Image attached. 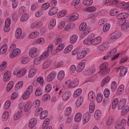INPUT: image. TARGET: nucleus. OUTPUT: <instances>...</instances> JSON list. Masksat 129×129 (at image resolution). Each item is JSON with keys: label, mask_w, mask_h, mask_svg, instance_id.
Listing matches in <instances>:
<instances>
[{"label": "nucleus", "mask_w": 129, "mask_h": 129, "mask_svg": "<svg viewBox=\"0 0 129 129\" xmlns=\"http://www.w3.org/2000/svg\"><path fill=\"white\" fill-rule=\"evenodd\" d=\"M80 2V0H73L71 3V5L76 8Z\"/></svg>", "instance_id": "obj_55"}, {"label": "nucleus", "mask_w": 129, "mask_h": 129, "mask_svg": "<svg viewBox=\"0 0 129 129\" xmlns=\"http://www.w3.org/2000/svg\"><path fill=\"white\" fill-rule=\"evenodd\" d=\"M95 70L93 67H91L88 69L86 72V74L87 75H92L94 73Z\"/></svg>", "instance_id": "obj_22"}, {"label": "nucleus", "mask_w": 129, "mask_h": 129, "mask_svg": "<svg viewBox=\"0 0 129 129\" xmlns=\"http://www.w3.org/2000/svg\"><path fill=\"white\" fill-rule=\"evenodd\" d=\"M83 101V98L82 96L78 98V99L76 102V106L78 107H80L82 104Z\"/></svg>", "instance_id": "obj_28"}, {"label": "nucleus", "mask_w": 129, "mask_h": 129, "mask_svg": "<svg viewBox=\"0 0 129 129\" xmlns=\"http://www.w3.org/2000/svg\"><path fill=\"white\" fill-rule=\"evenodd\" d=\"M14 85L13 82L10 81L8 84L7 87V91H9L12 88Z\"/></svg>", "instance_id": "obj_57"}, {"label": "nucleus", "mask_w": 129, "mask_h": 129, "mask_svg": "<svg viewBox=\"0 0 129 129\" xmlns=\"http://www.w3.org/2000/svg\"><path fill=\"white\" fill-rule=\"evenodd\" d=\"M64 116L68 117V118L66 120L67 123H69L70 122L73 118V115L71 113H65Z\"/></svg>", "instance_id": "obj_26"}, {"label": "nucleus", "mask_w": 129, "mask_h": 129, "mask_svg": "<svg viewBox=\"0 0 129 129\" xmlns=\"http://www.w3.org/2000/svg\"><path fill=\"white\" fill-rule=\"evenodd\" d=\"M128 71L127 69L126 68H122L120 72V76H122L125 75Z\"/></svg>", "instance_id": "obj_44"}, {"label": "nucleus", "mask_w": 129, "mask_h": 129, "mask_svg": "<svg viewBox=\"0 0 129 129\" xmlns=\"http://www.w3.org/2000/svg\"><path fill=\"white\" fill-rule=\"evenodd\" d=\"M28 54L29 56L31 58H33L37 57L39 55L37 48L35 47L30 48L29 50Z\"/></svg>", "instance_id": "obj_3"}, {"label": "nucleus", "mask_w": 129, "mask_h": 129, "mask_svg": "<svg viewBox=\"0 0 129 129\" xmlns=\"http://www.w3.org/2000/svg\"><path fill=\"white\" fill-rule=\"evenodd\" d=\"M118 101L119 100L118 98H116L114 99L112 105V108L113 109H114L116 107Z\"/></svg>", "instance_id": "obj_37"}, {"label": "nucleus", "mask_w": 129, "mask_h": 129, "mask_svg": "<svg viewBox=\"0 0 129 129\" xmlns=\"http://www.w3.org/2000/svg\"><path fill=\"white\" fill-rule=\"evenodd\" d=\"M79 14L77 13H74L71 14L69 16L70 20L74 21L77 19L79 17Z\"/></svg>", "instance_id": "obj_20"}, {"label": "nucleus", "mask_w": 129, "mask_h": 129, "mask_svg": "<svg viewBox=\"0 0 129 129\" xmlns=\"http://www.w3.org/2000/svg\"><path fill=\"white\" fill-rule=\"evenodd\" d=\"M66 84L68 85V86L70 88H73L76 87L78 84V81L76 79L74 80L73 81L70 80H67L66 82Z\"/></svg>", "instance_id": "obj_4"}, {"label": "nucleus", "mask_w": 129, "mask_h": 129, "mask_svg": "<svg viewBox=\"0 0 129 129\" xmlns=\"http://www.w3.org/2000/svg\"><path fill=\"white\" fill-rule=\"evenodd\" d=\"M79 29L80 30L83 31V32L81 34V36H84L88 34L90 31V28L87 27V24L86 23H82L80 25Z\"/></svg>", "instance_id": "obj_2"}, {"label": "nucleus", "mask_w": 129, "mask_h": 129, "mask_svg": "<svg viewBox=\"0 0 129 129\" xmlns=\"http://www.w3.org/2000/svg\"><path fill=\"white\" fill-rule=\"evenodd\" d=\"M102 39L100 37H98L92 40V45H96L100 43L102 41Z\"/></svg>", "instance_id": "obj_13"}, {"label": "nucleus", "mask_w": 129, "mask_h": 129, "mask_svg": "<svg viewBox=\"0 0 129 129\" xmlns=\"http://www.w3.org/2000/svg\"><path fill=\"white\" fill-rule=\"evenodd\" d=\"M57 9L56 8H52L49 11L48 14L49 15L52 16L56 14L57 12Z\"/></svg>", "instance_id": "obj_25"}, {"label": "nucleus", "mask_w": 129, "mask_h": 129, "mask_svg": "<svg viewBox=\"0 0 129 129\" xmlns=\"http://www.w3.org/2000/svg\"><path fill=\"white\" fill-rule=\"evenodd\" d=\"M11 23L10 19L8 18L5 21V27L4 28V30L6 32H8L9 31V26Z\"/></svg>", "instance_id": "obj_11"}, {"label": "nucleus", "mask_w": 129, "mask_h": 129, "mask_svg": "<svg viewBox=\"0 0 129 129\" xmlns=\"http://www.w3.org/2000/svg\"><path fill=\"white\" fill-rule=\"evenodd\" d=\"M121 35V33L119 31H117L113 33L111 35L110 38L112 41H114L115 40L119 38Z\"/></svg>", "instance_id": "obj_6"}, {"label": "nucleus", "mask_w": 129, "mask_h": 129, "mask_svg": "<svg viewBox=\"0 0 129 129\" xmlns=\"http://www.w3.org/2000/svg\"><path fill=\"white\" fill-rule=\"evenodd\" d=\"M121 125V121L118 120L115 123V129H119Z\"/></svg>", "instance_id": "obj_64"}, {"label": "nucleus", "mask_w": 129, "mask_h": 129, "mask_svg": "<svg viewBox=\"0 0 129 129\" xmlns=\"http://www.w3.org/2000/svg\"><path fill=\"white\" fill-rule=\"evenodd\" d=\"M70 42L72 44H74L76 41L77 39V36L74 35L71 36L70 38Z\"/></svg>", "instance_id": "obj_43"}, {"label": "nucleus", "mask_w": 129, "mask_h": 129, "mask_svg": "<svg viewBox=\"0 0 129 129\" xmlns=\"http://www.w3.org/2000/svg\"><path fill=\"white\" fill-rule=\"evenodd\" d=\"M29 18V17L27 14L23 15L21 17L20 19V21L23 22L26 21Z\"/></svg>", "instance_id": "obj_62"}, {"label": "nucleus", "mask_w": 129, "mask_h": 129, "mask_svg": "<svg viewBox=\"0 0 129 129\" xmlns=\"http://www.w3.org/2000/svg\"><path fill=\"white\" fill-rule=\"evenodd\" d=\"M71 93L69 92L68 91L65 92L62 96V99L64 101L68 100L69 98Z\"/></svg>", "instance_id": "obj_23"}, {"label": "nucleus", "mask_w": 129, "mask_h": 129, "mask_svg": "<svg viewBox=\"0 0 129 129\" xmlns=\"http://www.w3.org/2000/svg\"><path fill=\"white\" fill-rule=\"evenodd\" d=\"M93 3L92 0H83V5L86 6H88L91 5Z\"/></svg>", "instance_id": "obj_41"}, {"label": "nucleus", "mask_w": 129, "mask_h": 129, "mask_svg": "<svg viewBox=\"0 0 129 129\" xmlns=\"http://www.w3.org/2000/svg\"><path fill=\"white\" fill-rule=\"evenodd\" d=\"M49 52L48 51L46 50L40 56L43 59H44L47 58L49 56Z\"/></svg>", "instance_id": "obj_52"}, {"label": "nucleus", "mask_w": 129, "mask_h": 129, "mask_svg": "<svg viewBox=\"0 0 129 129\" xmlns=\"http://www.w3.org/2000/svg\"><path fill=\"white\" fill-rule=\"evenodd\" d=\"M86 62V60H83L78 64V69L77 70L78 72H80L84 69L85 67V64Z\"/></svg>", "instance_id": "obj_8"}, {"label": "nucleus", "mask_w": 129, "mask_h": 129, "mask_svg": "<svg viewBox=\"0 0 129 129\" xmlns=\"http://www.w3.org/2000/svg\"><path fill=\"white\" fill-rule=\"evenodd\" d=\"M103 99V95L100 93H99L97 96L96 101L98 103H100Z\"/></svg>", "instance_id": "obj_51"}, {"label": "nucleus", "mask_w": 129, "mask_h": 129, "mask_svg": "<svg viewBox=\"0 0 129 129\" xmlns=\"http://www.w3.org/2000/svg\"><path fill=\"white\" fill-rule=\"evenodd\" d=\"M56 73L54 72H52L49 73L47 76V81L50 82L52 81L55 77Z\"/></svg>", "instance_id": "obj_15"}, {"label": "nucleus", "mask_w": 129, "mask_h": 129, "mask_svg": "<svg viewBox=\"0 0 129 129\" xmlns=\"http://www.w3.org/2000/svg\"><path fill=\"white\" fill-rule=\"evenodd\" d=\"M30 94L27 91H26L24 93L23 96V99L25 100L28 99L30 96Z\"/></svg>", "instance_id": "obj_60"}, {"label": "nucleus", "mask_w": 129, "mask_h": 129, "mask_svg": "<svg viewBox=\"0 0 129 129\" xmlns=\"http://www.w3.org/2000/svg\"><path fill=\"white\" fill-rule=\"evenodd\" d=\"M36 73V71L35 69H31L29 73L28 74V76L30 78H31L33 77Z\"/></svg>", "instance_id": "obj_46"}, {"label": "nucleus", "mask_w": 129, "mask_h": 129, "mask_svg": "<svg viewBox=\"0 0 129 129\" xmlns=\"http://www.w3.org/2000/svg\"><path fill=\"white\" fill-rule=\"evenodd\" d=\"M40 101L38 99L36 100L34 102L33 105L35 107H39L40 106Z\"/></svg>", "instance_id": "obj_59"}, {"label": "nucleus", "mask_w": 129, "mask_h": 129, "mask_svg": "<svg viewBox=\"0 0 129 129\" xmlns=\"http://www.w3.org/2000/svg\"><path fill=\"white\" fill-rule=\"evenodd\" d=\"M11 73L9 71L6 72L4 74L3 76L4 81L7 82L8 81L10 78Z\"/></svg>", "instance_id": "obj_19"}, {"label": "nucleus", "mask_w": 129, "mask_h": 129, "mask_svg": "<svg viewBox=\"0 0 129 129\" xmlns=\"http://www.w3.org/2000/svg\"><path fill=\"white\" fill-rule=\"evenodd\" d=\"M95 109V106L94 103L91 102L89 106V111L90 113H93Z\"/></svg>", "instance_id": "obj_49"}, {"label": "nucleus", "mask_w": 129, "mask_h": 129, "mask_svg": "<svg viewBox=\"0 0 129 129\" xmlns=\"http://www.w3.org/2000/svg\"><path fill=\"white\" fill-rule=\"evenodd\" d=\"M82 117L81 113H76L75 117V121L76 122H79L81 119Z\"/></svg>", "instance_id": "obj_38"}, {"label": "nucleus", "mask_w": 129, "mask_h": 129, "mask_svg": "<svg viewBox=\"0 0 129 129\" xmlns=\"http://www.w3.org/2000/svg\"><path fill=\"white\" fill-rule=\"evenodd\" d=\"M22 34V30L20 28H18L16 31L15 37L16 38H20Z\"/></svg>", "instance_id": "obj_33"}, {"label": "nucleus", "mask_w": 129, "mask_h": 129, "mask_svg": "<svg viewBox=\"0 0 129 129\" xmlns=\"http://www.w3.org/2000/svg\"><path fill=\"white\" fill-rule=\"evenodd\" d=\"M108 64L105 62L102 64L100 66L101 71L99 72V74L102 76H105L107 75L110 71L109 68H108Z\"/></svg>", "instance_id": "obj_1"}, {"label": "nucleus", "mask_w": 129, "mask_h": 129, "mask_svg": "<svg viewBox=\"0 0 129 129\" xmlns=\"http://www.w3.org/2000/svg\"><path fill=\"white\" fill-rule=\"evenodd\" d=\"M110 25L108 23L104 25L103 27V30L104 32H106L110 28Z\"/></svg>", "instance_id": "obj_61"}, {"label": "nucleus", "mask_w": 129, "mask_h": 129, "mask_svg": "<svg viewBox=\"0 0 129 129\" xmlns=\"http://www.w3.org/2000/svg\"><path fill=\"white\" fill-rule=\"evenodd\" d=\"M20 53L21 51L20 49L17 48L10 53V57L11 58H13L20 54Z\"/></svg>", "instance_id": "obj_10"}, {"label": "nucleus", "mask_w": 129, "mask_h": 129, "mask_svg": "<svg viewBox=\"0 0 129 129\" xmlns=\"http://www.w3.org/2000/svg\"><path fill=\"white\" fill-rule=\"evenodd\" d=\"M26 71V70L25 68L19 71L18 69H16L13 72V74L15 75H16L18 77H21L25 74Z\"/></svg>", "instance_id": "obj_5"}, {"label": "nucleus", "mask_w": 129, "mask_h": 129, "mask_svg": "<svg viewBox=\"0 0 129 129\" xmlns=\"http://www.w3.org/2000/svg\"><path fill=\"white\" fill-rule=\"evenodd\" d=\"M37 123V121L35 118H32L30 119L28 123V126L30 128L34 127Z\"/></svg>", "instance_id": "obj_17"}, {"label": "nucleus", "mask_w": 129, "mask_h": 129, "mask_svg": "<svg viewBox=\"0 0 129 129\" xmlns=\"http://www.w3.org/2000/svg\"><path fill=\"white\" fill-rule=\"evenodd\" d=\"M43 59L40 56L39 57H36L34 59L33 61L34 63L36 65L39 64H41Z\"/></svg>", "instance_id": "obj_21"}, {"label": "nucleus", "mask_w": 129, "mask_h": 129, "mask_svg": "<svg viewBox=\"0 0 129 129\" xmlns=\"http://www.w3.org/2000/svg\"><path fill=\"white\" fill-rule=\"evenodd\" d=\"M31 103L30 102H27L24 107V111L25 112H27L31 109Z\"/></svg>", "instance_id": "obj_39"}, {"label": "nucleus", "mask_w": 129, "mask_h": 129, "mask_svg": "<svg viewBox=\"0 0 129 129\" xmlns=\"http://www.w3.org/2000/svg\"><path fill=\"white\" fill-rule=\"evenodd\" d=\"M118 1L117 0H113L110 3L109 5L112 6H115L116 7H119L120 5H119Z\"/></svg>", "instance_id": "obj_45"}, {"label": "nucleus", "mask_w": 129, "mask_h": 129, "mask_svg": "<svg viewBox=\"0 0 129 129\" xmlns=\"http://www.w3.org/2000/svg\"><path fill=\"white\" fill-rule=\"evenodd\" d=\"M56 24V20L54 19L52 20L50 22V24L49 26L48 27L50 29H52L55 26Z\"/></svg>", "instance_id": "obj_32"}, {"label": "nucleus", "mask_w": 129, "mask_h": 129, "mask_svg": "<svg viewBox=\"0 0 129 129\" xmlns=\"http://www.w3.org/2000/svg\"><path fill=\"white\" fill-rule=\"evenodd\" d=\"M76 69L75 66L74 64H73L71 66L70 68V72L71 73H73L76 71Z\"/></svg>", "instance_id": "obj_63"}, {"label": "nucleus", "mask_w": 129, "mask_h": 129, "mask_svg": "<svg viewBox=\"0 0 129 129\" xmlns=\"http://www.w3.org/2000/svg\"><path fill=\"white\" fill-rule=\"evenodd\" d=\"M51 63L48 61H46L43 63L42 66V68L44 69H46L48 68L50 66Z\"/></svg>", "instance_id": "obj_54"}, {"label": "nucleus", "mask_w": 129, "mask_h": 129, "mask_svg": "<svg viewBox=\"0 0 129 129\" xmlns=\"http://www.w3.org/2000/svg\"><path fill=\"white\" fill-rule=\"evenodd\" d=\"M43 24V23L41 21L34 22L32 24L31 27L32 28H39L42 27Z\"/></svg>", "instance_id": "obj_14"}, {"label": "nucleus", "mask_w": 129, "mask_h": 129, "mask_svg": "<svg viewBox=\"0 0 129 129\" xmlns=\"http://www.w3.org/2000/svg\"><path fill=\"white\" fill-rule=\"evenodd\" d=\"M23 84V82L22 81H19L16 84L15 86V89L16 90H17L21 88Z\"/></svg>", "instance_id": "obj_53"}, {"label": "nucleus", "mask_w": 129, "mask_h": 129, "mask_svg": "<svg viewBox=\"0 0 129 129\" xmlns=\"http://www.w3.org/2000/svg\"><path fill=\"white\" fill-rule=\"evenodd\" d=\"M91 41V40H90L87 38L84 40L83 42V43L85 45H92Z\"/></svg>", "instance_id": "obj_56"}, {"label": "nucleus", "mask_w": 129, "mask_h": 129, "mask_svg": "<svg viewBox=\"0 0 129 129\" xmlns=\"http://www.w3.org/2000/svg\"><path fill=\"white\" fill-rule=\"evenodd\" d=\"M95 98L94 93L92 91H90L88 95V98L89 100L90 101H92L93 99Z\"/></svg>", "instance_id": "obj_31"}, {"label": "nucleus", "mask_w": 129, "mask_h": 129, "mask_svg": "<svg viewBox=\"0 0 129 129\" xmlns=\"http://www.w3.org/2000/svg\"><path fill=\"white\" fill-rule=\"evenodd\" d=\"M82 89L81 88H78L76 89L73 94L74 98H76L81 93Z\"/></svg>", "instance_id": "obj_34"}, {"label": "nucleus", "mask_w": 129, "mask_h": 129, "mask_svg": "<svg viewBox=\"0 0 129 129\" xmlns=\"http://www.w3.org/2000/svg\"><path fill=\"white\" fill-rule=\"evenodd\" d=\"M124 88V86L123 85H120L117 90V95H119L122 93Z\"/></svg>", "instance_id": "obj_35"}, {"label": "nucleus", "mask_w": 129, "mask_h": 129, "mask_svg": "<svg viewBox=\"0 0 129 129\" xmlns=\"http://www.w3.org/2000/svg\"><path fill=\"white\" fill-rule=\"evenodd\" d=\"M126 100L125 99H123L120 101L118 106V109L121 110L125 105L126 103Z\"/></svg>", "instance_id": "obj_12"}, {"label": "nucleus", "mask_w": 129, "mask_h": 129, "mask_svg": "<svg viewBox=\"0 0 129 129\" xmlns=\"http://www.w3.org/2000/svg\"><path fill=\"white\" fill-rule=\"evenodd\" d=\"M8 46L7 45L4 44L1 48L0 50V52L1 54H4L7 51Z\"/></svg>", "instance_id": "obj_29"}, {"label": "nucleus", "mask_w": 129, "mask_h": 129, "mask_svg": "<svg viewBox=\"0 0 129 129\" xmlns=\"http://www.w3.org/2000/svg\"><path fill=\"white\" fill-rule=\"evenodd\" d=\"M114 120L113 117L112 116H110L108 118L106 122V125L108 126L111 125Z\"/></svg>", "instance_id": "obj_27"}, {"label": "nucleus", "mask_w": 129, "mask_h": 129, "mask_svg": "<svg viewBox=\"0 0 129 129\" xmlns=\"http://www.w3.org/2000/svg\"><path fill=\"white\" fill-rule=\"evenodd\" d=\"M73 48L72 45H70L67 46L64 50V52L65 53H67L71 51Z\"/></svg>", "instance_id": "obj_42"}, {"label": "nucleus", "mask_w": 129, "mask_h": 129, "mask_svg": "<svg viewBox=\"0 0 129 129\" xmlns=\"http://www.w3.org/2000/svg\"><path fill=\"white\" fill-rule=\"evenodd\" d=\"M128 16V14L127 13H123L118 15L116 16V18L119 19H122L126 18Z\"/></svg>", "instance_id": "obj_18"}, {"label": "nucleus", "mask_w": 129, "mask_h": 129, "mask_svg": "<svg viewBox=\"0 0 129 129\" xmlns=\"http://www.w3.org/2000/svg\"><path fill=\"white\" fill-rule=\"evenodd\" d=\"M8 63L6 61H4L0 65V72L4 70L7 67Z\"/></svg>", "instance_id": "obj_30"}, {"label": "nucleus", "mask_w": 129, "mask_h": 129, "mask_svg": "<svg viewBox=\"0 0 129 129\" xmlns=\"http://www.w3.org/2000/svg\"><path fill=\"white\" fill-rule=\"evenodd\" d=\"M117 52V50L116 49H112L108 53L111 57L114 56Z\"/></svg>", "instance_id": "obj_58"}, {"label": "nucleus", "mask_w": 129, "mask_h": 129, "mask_svg": "<svg viewBox=\"0 0 129 129\" xmlns=\"http://www.w3.org/2000/svg\"><path fill=\"white\" fill-rule=\"evenodd\" d=\"M89 52L87 50L82 51L78 53L77 55L76 59L77 60L81 59L84 57Z\"/></svg>", "instance_id": "obj_7"}, {"label": "nucleus", "mask_w": 129, "mask_h": 129, "mask_svg": "<svg viewBox=\"0 0 129 129\" xmlns=\"http://www.w3.org/2000/svg\"><path fill=\"white\" fill-rule=\"evenodd\" d=\"M64 72L63 71H60L58 73L57 75L58 79L60 81L63 80L64 76Z\"/></svg>", "instance_id": "obj_24"}, {"label": "nucleus", "mask_w": 129, "mask_h": 129, "mask_svg": "<svg viewBox=\"0 0 129 129\" xmlns=\"http://www.w3.org/2000/svg\"><path fill=\"white\" fill-rule=\"evenodd\" d=\"M39 34L37 31H35L31 33L28 36V37L30 39H33L36 38Z\"/></svg>", "instance_id": "obj_40"}, {"label": "nucleus", "mask_w": 129, "mask_h": 129, "mask_svg": "<svg viewBox=\"0 0 129 129\" xmlns=\"http://www.w3.org/2000/svg\"><path fill=\"white\" fill-rule=\"evenodd\" d=\"M49 119L48 118L46 119L44 121L42 125L43 129L46 128L49 123Z\"/></svg>", "instance_id": "obj_50"}, {"label": "nucleus", "mask_w": 129, "mask_h": 129, "mask_svg": "<svg viewBox=\"0 0 129 129\" xmlns=\"http://www.w3.org/2000/svg\"><path fill=\"white\" fill-rule=\"evenodd\" d=\"M110 79V76H107L106 77L103 81L101 83V85L104 86L108 83Z\"/></svg>", "instance_id": "obj_36"}, {"label": "nucleus", "mask_w": 129, "mask_h": 129, "mask_svg": "<svg viewBox=\"0 0 129 129\" xmlns=\"http://www.w3.org/2000/svg\"><path fill=\"white\" fill-rule=\"evenodd\" d=\"M90 115L89 113H85L83 118V122L84 124H85L88 122L90 119Z\"/></svg>", "instance_id": "obj_16"}, {"label": "nucleus", "mask_w": 129, "mask_h": 129, "mask_svg": "<svg viewBox=\"0 0 129 129\" xmlns=\"http://www.w3.org/2000/svg\"><path fill=\"white\" fill-rule=\"evenodd\" d=\"M67 12L65 10L61 11L57 14V16L59 18H60L64 16L67 14Z\"/></svg>", "instance_id": "obj_47"}, {"label": "nucleus", "mask_w": 129, "mask_h": 129, "mask_svg": "<svg viewBox=\"0 0 129 129\" xmlns=\"http://www.w3.org/2000/svg\"><path fill=\"white\" fill-rule=\"evenodd\" d=\"M109 47L108 43L105 42L100 45L98 47V49L100 51H103L107 49Z\"/></svg>", "instance_id": "obj_9"}, {"label": "nucleus", "mask_w": 129, "mask_h": 129, "mask_svg": "<svg viewBox=\"0 0 129 129\" xmlns=\"http://www.w3.org/2000/svg\"><path fill=\"white\" fill-rule=\"evenodd\" d=\"M116 83L115 81H113L111 84V90L112 91L114 92L116 87Z\"/></svg>", "instance_id": "obj_48"}]
</instances>
